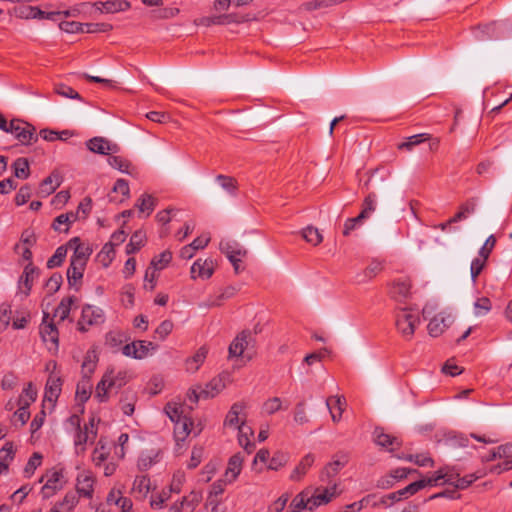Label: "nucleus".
<instances>
[{
  "label": "nucleus",
  "instance_id": "f257e3e1",
  "mask_svg": "<svg viewBox=\"0 0 512 512\" xmlns=\"http://www.w3.org/2000/svg\"><path fill=\"white\" fill-rule=\"evenodd\" d=\"M419 324V315L412 312L410 309L402 308L396 314L397 330L406 339H411L413 337L415 329Z\"/></svg>",
  "mask_w": 512,
  "mask_h": 512
},
{
  "label": "nucleus",
  "instance_id": "f03ea898",
  "mask_svg": "<svg viewBox=\"0 0 512 512\" xmlns=\"http://www.w3.org/2000/svg\"><path fill=\"white\" fill-rule=\"evenodd\" d=\"M10 133L23 145H29L38 140V136L35 133V127L27 122L19 119H13L9 123Z\"/></svg>",
  "mask_w": 512,
  "mask_h": 512
},
{
  "label": "nucleus",
  "instance_id": "7ed1b4c3",
  "mask_svg": "<svg viewBox=\"0 0 512 512\" xmlns=\"http://www.w3.org/2000/svg\"><path fill=\"white\" fill-rule=\"evenodd\" d=\"M157 349L158 345L151 341L135 340L126 344L122 348V353L127 357L141 360L152 355Z\"/></svg>",
  "mask_w": 512,
  "mask_h": 512
},
{
  "label": "nucleus",
  "instance_id": "20e7f679",
  "mask_svg": "<svg viewBox=\"0 0 512 512\" xmlns=\"http://www.w3.org/2000/svg\"><path fill=\"white\" fill-rule=\"evenodd\" d=\"M72 423H75L77 425V433L75 436V446L77 449V453L84 452L85 451V444L87 442H93L97 435V429L94 425V419H91L89 421V424H85L84 430L80 427V420L77 416H72L71 418Z\"/></svg>",
  "mask_w": 512,
  "mask_h": 512
},
{
  "label": "nucleus",
  "instance_id": "39448f33",
  "mask_svg": "<svg viewBox=\"0 0 512 512\" xmlns=\"http://www.w3.org/2000/svg\"><path fill=\"white\" fill-rule=\"evenodd\" d=\"M104 321V314L102 309L86 304L82 308L81 317L78 320V330L81 332L87 331V326L98 325Z\"/></svg>",
  "mask_w": 512,
  "mask_h": 512
},
{
  "label": "nucleus",
  "instance_id": "423d86ee",
  "mask_svg": "<svg viewBox=\"0 0 512 512\" xmlns=\"http://www.w3.org/2000/svg\"><path fill=\"white\" fill-rule=\"evenodd\" d=\"M48 318L49 314L44 313L43 321L40 325V335L43 342L50 343L48 347L50 351H57L59 346V332L53 321L47 322Z\"/></svg>",
  "mask_w": 512,
  "mask_h": 512
},
{
  "label": "nucleus",
  "instance_id": "0eeeda50",
  "mask_svg": "<svg viewBox=\"0 0 512 512\" xmlns=\"http://www.w3.org/2000/svg\"><path fill=\"white\" fill-rule=\"evenodd\" d=\"M86 146L91 152L100 155H111L120 151L118 144L100 136L89 139Z\"/></svg>",
  "mask_w": 512,
  "mask_h": 512
},
{
  "label": "nucleus",
  "instance_id": "6e6552de",
  "mask_svg": "<svg viewBox=\"0 0 512 512\" xmlns=\"http://www.w3.org/2000/svg\"><path fill=\"white\" fill-rule=\"evenodd\" d=\"M67 247L73 249L70 261L86 265L93 250L89 245L82 243L79 237H73L67 242Z\"/></svg>",
  "mask_w": 512,
  "mask_h": 512
},
{
  "label": "nucleus",
  "instance_id": "1a4fd4ad",
  "mask_svg": "<svg viewBox=\"0 0 512 512\" xmlns=\"http://www.w3.org/2000/svg\"><path fill=\"white\" fill-rule=\"evenodd\" d=\"M411 287L409 278H400L392 282L389 294L395 301L405 303L411 296Z\"/></svg>",
  "mask_w": 512,
  "mask_h": 512
},
{
  "label": "nucleus",
  "instance_id": "9d476101",
  "mask_svg": "<svg viewBox=\"0 0 512 512\" xmlns=\"http://www.w3.org/2000/svg\"><path fill=\"white\" fill-rule=\"evenodd\" d=\"M336 485L332 487V489L325 488L321 491L320 488H316L312 491L310 487L309 494V511L312 512L315 508L322 504H328L332 501V499L336 496Z\"/></svg>",
  "mask_w": 512,
  "mask_h": 512
},
{
  "label": "nucleus",
  "instance_id": "9b49d317",
  "mask_svg": "<svg viewBox=\"0 0 512 512\" xmlns=\"http://www.w3.org/2000/svg\"><path fill=\"white\" fill-rule=\"evenodd\" d=\"M252 333L249 330H243L231 342L228 352L229 357H240L243 355L245 349L248 347Z\"/></svg>",
  "mask_w": 512,
  "mask_h": 512
},
{
  "label": "nucleus",
  "instance_id": "f8f14e48",
  "mask_svg": "<svg viewBox=\"0 0 512 512\" xmlns=\"http://www.w3.org/2000/svg\"><path fill=\"white\" fill-rule=\"evenodd\" d=\"M374 440L377 445L388 449L389 451H394L401 446V441L392 435L386 434L384 429L381 427H376L374 432Z\"/></svg>",
  "mask_w": 512,
  "mask_h": 512
},
{
  "label": "nucleus",
  "instance_id": "ddd939ff",
  "mask_svg": "<svg viewBox=\"0 0 512 512\" xmlns=\"http://www.w3.org/2000/svg\"><path fill=\"white\" fill-rule=\"evenodd\" d=\"M452 323V317L451 315H445L443 313H439L435 315L430 322L428 323L427 329L428 333L432 337H438L441 335L444 330L449 327V325Z\"/></svg>",
  "mask_w": 512,
  "mask_h": 512
},
{
  "label": "nucleus",
  "instance_id": "4468645a",
  "mask_svg": "<svg viewBox=\"0 0 512 512\" xmlns=\"http://www.w3.org/2000/svg\"><path fill=\"white\" fill-rule=\"evenodd\" d=\"M62 387V379L59 376L51 374L45 385L44 400L55 404Z\"/></svg>",
  "mask_w": 512,
  "mask_h": 512
},
{
  "label": "nucleus",
  "instance_id": "2eb2a0df",
  "mask_svg": "<svg viewBox=\"0 0 512 512\" xmlns=\"http://www.w3.org/2000/svg\"><path fill=\"white\" fill-rule=\"evenodd\" d=\"M227 374H220L211 379L206 386L201 389L204 399L213 398L218 395L226 386Z\"/></svg>",
  "mask_w": 512,
  "mask_h": 512
},
{
  "label": "nucleus",
  "instance_id": "dca6fc26",
  "mask_svg": "<svg viewBox=\"0 0 512 512\" xmlns=\"http://www.w3.org/2000/svg\"><path fill=\"white\" fill-rule=\"evenodd\" d=\"M94 478L90 473H81L77 477L76 492L78 496L92 498Z\"/></svg>",
  "mask_w": 512,
  "mask_h": 512
},
{
  "label": "nucleus",
  "instance_id": "f3484780",
  "mask_svg": "<svg viewBox=\"0 0 512 512\" xmlns=\"http://www.w3.org/2000/svg\"><path fill=\"white\" fill-rule=\"evenodd\" d=\"M63 477L62 470H54L45 485L42 487L41 493L44 499H48L56 494L58 490L62 488L60 483Z\"/></svg>",
  "mask_w": 512,
  "mask_h": 512
},
{
  "label": "nucleus",
  "instance_id": "a211bd4d",
  "mask_svg": "<svg viewBox=\"0 0 512 512\" xmlns=\"http://www.w3.org/2000/svg\"><path fill=\"white\" fill-rule=\"evenodd\" d=\"M214 272V264L212 260H204L201 259L196 260L191 267V277L193 279L199 277L202 279H208L212 276Z\"/></svg>",
  "mask_w": 512,
  "mask_h": 512
},
{
  "label": "nucleus",
  "instance_id": "6ab92c4d",
  "mask_svg": "<svg viewBox=\"0 0 512 512\" xmlns=\"http://www.w3.org/2000/svg\"><path fill=\"white\" fill-rule=\"evenodd\" d=\"M245 407V403L243 402L234 403L226 415L224 425L237 429L245 427L244 420L240 422V414L244 411Z\"/></svg>",
  "mask_w": 512,
  "mask_h": 512
},
{
  "label": "nucleus",
  "instance_id": "aec40b11",
  "mask_svg": "<svg viewBox=\"0 0 512 512\" xmlns=\"http://www.w3.org/2000/svg\"><path fill=\"white\" fill-rule=\"evenodd\" d=\"M243 461V456L239 452L230 457L224 474L228 483H232L237 479L241 473Z\"/></svg>",
  "mask_w": 512,
  "mask_h": 512
},
{
  "label": "nucleus",
  "instance_id": "412c9836",
  "mask_svg": "<svg viewBox=\"0 0 512 512\" xmlns=\"http://www.w3.org/2000/svg\"><path fill=\"white\" fill-rule=\"evenodd\" d=\"M349 462L348 453L338 452L333 456L331 462H329L325 468L324 473H326L327 477H334L337 473L344 468Z\"/></svg>",
  "mask_w": 512,
  "mask_h": 512
},
{
  "label": "nucleus",
  "instance_id": "4be33fe9",
  "mask_svg": "<svg viewBox=\"0 0 512 512\" xmlns=\"http://www.w3.org/2000/svg\"><path fill=\"white\" fill-rule=\"evenodd\" d=\"M345 404L346 400L344 397L331 396L326 399V406L329 409L331 418L334 422H338L341 419Z\"/></svg>",
  "mask_w": 512,
  "mask_h": 512
},
{
  "label": "nucleus",
  "instance_id": "5701e85b",
  "mask_svg": "<svg viewBox=\"0 0 512 512\" xmlns=\"http://www.w3.org/2000/svg\"><path fill=\"white\" fill-rule=\"evenodd\" d=\"M85 267L86 265L84 264L70 261V265L67 269V280L70 286L76 287V290H79L77 285L83 278Z\"/></svg>",
  "mask_w": 512,
  "mask_h": 512
},
{
  "label": "nucleus",
  "instance_id": "b1692460",
  "mask_svg": "<svg viewBox=\"0 0 512 512\" xmlns=\"http://www.w3.org/2000/svg\"><path fill=\"white\" fill-rule=\"evenodd\" d=\"M315 456L312 453L306 454L299 464L295 467L290 475L292 481H299L307 473L309 468L313 465Z\"/></svg>",
  "mask_w": 512,
  "mask_h": 512
},
{
  "label": "nucleus",
  "instance_id": "393cba45",
  "mask_svg": "<svg viewBox=\"0 0 512 512\" xmlns=\"http://www.w3.org/2000/svg\"><path fill=\"white\" fill-rule=\"evenodd\" d=\"M95 6L101 12L116 13L127 10L130 7V3L126 0H109L106 2H97Z\"/></svg>",
  "mask_w": 512,
  "mask_h": 512
},
{
  "label": "nucleus",
  "instance_id": "a878e982",
  "mask_svg": "<svg viewBox=\"0 0 512 512\" xmlns=\"http://www.w3.org/2000/svg\"><path fill=\"white\" fill-rule=\"evenodd\" d=\"M309 494L310 487L305 488L300 493H298L292 500L289 506V512H301L302 510H309Z\"/></svg>",
  "mask_w": 512,
  "mask_h": 512
},
{
  "label": "nucleus",
  "instance_id": "bb28decb",
  "mask_svg": "<svg viewBox=\"0 0 512 512\" xmlns=\"http://www.w3.org/2000/svg\"><path fill=\"white\" fill-rule=\"evenodd\" d=\"M193 422L190 418L184 417L182 420H177L174 427V437L177 442L184 441L191 433Z\"/></svg>",
  "mask_w": 512,
  "mask_h": 512
},
{
  "label": "nucleus",
  "instance_id": "cd10ccee",
  "mask_svg": "<svg viewBox=\"0 0 512 512\" xmlns=\"http://www.w3.org/2000/svg\"><path fill=\"white\" fill-rule=\"evenodd\" d=\"M208 354V348L201 346L196 353L186 360V370L196 372L203 364Z\"/></svg>",
  "mask_w": 512,
  "mask_h": 512
},
{
  "label": "nucleus",
  "instance_id": "c85d7f7f",
  "mask_svg": "<svg viewBox=\"0 0 512 512\" xmlns=\"http://www.w3.org/2000/svg\"><path fill=\"white\" fill-rule=\"evenodd\" d=\"M150 491V479L145 476H137L134 480L132 493L136 495L138 499H144Z\"/></svg>",
  "mask_w": 512,
  "mask_h": 512
},
{
  "label": "nucleus",
  "instance_id": "c756f323",
  "mask_svg": "<svg viewBox=\"0 0 512 512\" xmlns=\"http://www.w3.org/2000/svg\"><path fill=\"white\" fill-rule=\"evenodd\" d=\"M39 274L40 270L37 267L33 266L32 263H29L28 265L25 266L23 274L20 278V283H23V285L25 286V293L27 295L29 294L32 288L34 278L38 277Z\"/></svg>",
  "mask_w": 512,
  "mask_h": 512
},
{
  "label": "nucleus",
  "instance_id": "7c9ffc66",
  "mask_svg": "<svg viewBox=\"0 0 512 512\" xmlns=\"http://www.w3.org/2000/svg\"><path fill=\"white\" fill-rule=\"evenodd\" d=\"M60 184V176L58 174L52 173L40 183V193L48 196L52 194L60 186Z\"/></svg>",
  "mask_w": 512,
  "mask_h": 512
},
{
  "label": "nucleus",
  "instance_id": "2f4dec72",
  "mask_svg": "<svg viewBox=\"0 0 512 512\" xmlns=\"http://www.w3.org/2000/svg\"><path fill=\"white\" fill-rule=\"evenodd\" d=\"M135 401H136V396L132 391L125 390L122 393V396L120 399V408L125 415L131 416L134 413Z\"/></svg>",
  "mask_w": 512,
  "mask_h": 512
},
{
  "label": "nucleus",
  "instance_id": "473e14b6",
  "mask_svg": "<svg viewBox=\"0 0 512 512\" xmlns=\"http://www.w3.org/2000/svg\"><path fill=\"white\" fill-rule=\"evenodd\" d=\"M146 241V235L145 232L142 230L135 231L131 238L129 243L126 246V253L127 254H134L137 251L141 249V247L144 246V243Z\"/></svg>",
  "mask_w": 512,
  "mask_h": 512
},
{
  "label": "nucleus",
  "instance_id": "72a5a7b5",
  "mask_svg": "<svg viewBox=\"0 0 512 512\" xmlns=\"http://www.w3.org/2000/svg\"><path fill=\"white\" fill-rule=\"evenodd\" d=\"M76 297L69 296L63 298L55 309L54 316L59 317V321H64L69 317L71 306L75 303Z\"/></svg>",
  "mask_w": 512,
  "mask_h": 512
},
{
  "label": "nucleus",
  "instance_id": "f704fd0d",
  "mask_svg": "<svg viewBox=\"0 0 512 512\" xmlns=\"http://www.w3.org/2000/svg\"><path fill=\"white\" fill-rule=\"evenodd\" d=\"M476 198H470L459 207V211L452 217V221L458 222L465 219L469 214L474 213L476 209Z\"/></svg>",
  "mask_w": 512,
  "mask_h": 512
},
{
  "label": "nucleus",
  "instance_id": "c9c22d12",
  "mask_svg": "<svg viewBox=\"0 0 512 512\" xmlns=\"http://www.w3.org/2000/svg\"><path fill=\"white\" fill-rule=\"evenodd\" d=\"M220 249L224 254H232L234 257H245L247 255V250L240 246L239 243L233 242H221Z\"/></svg>",
  "mask_w": 512,
  "mask_h": 512
},
{
  "label": "nucleus",
  "instance_id": "e433bc0d",
  "mask_svg": "<svg viewBox=\"0 0 512 512\" xmlns=\"http://www.w3.org/2000/svg\"><path fill=\"white\" fill-rule=\"evenodd\" d=\"M426 486H432L438 484L440 480H443L444 483L454 484L455 477L453 474H449L448 472H444L443 469L436 471L432 477L428 479H422Z\"/></svg>",
  "mask_w": 512,
  "mask_h": 512
},
{
  "label": "nucleus",
  "instance_id": "4c0bfd02",
  "mask_svg": "<svg viewBox=\"0 0 512 512\" xmlns=\"http://www.w3.org/2000/svg\"><path fill=\"white\" fill-rule=\"evenodd\" d=\"M157 200L152 195L143 194L135 204V206L139 209L140 212H146L147 215H150L155 209Z\"/></svg>",
  "mask_w": 512,
  "mask_h": 512
},
{
  "label": "nucleus",
  "instance_id": "58836bf2",
  "mask_svg": "<svg viewBox=\"0 0 512 512\" xmlns=\"http://www.w3.org/2000/svg\"><path fill=\"white\" fill-rule=\"evenodd\" d=\"M67 244L59 246L55 253L48 259L47 261V267L49 269H53L55 267H59L64 262L66 255H67Z\"/></svg>",
  "mask_w": 512,
  "mask_h": 512
},
{
  "label": "nucleus",
  "instance_id": "ea45409f",
  "mask_svg": "<svg viewBox=\"0 0 512 512\" xmlns=\"http://www.w3.org/2000/svg\"><path fill=\"white\" fill-rule=\"evenodd\" d=\"M109 377V374L105 373L97 384L95 396L98 398L99 402H106L108 400V391L113 389V387L109 386Z\"/></svg>",
  "mask_w": 512,
  "mask_h": 512
},
{
  "label": "nucleus",
  "instance_id": "a19ab883",
  "mask_svg": "<svg viewBox=\"0 0 512 512\" xmlns=\"http://www.w3.org/2000/svg\"><path fill=\"white\" fill-rule=\"evenodd\" d=\"M29 13L26 15V18H38V19H50V20H57V17L61 16L60 11H53V12H45L39 9L38 7H28L27 8Z\"/></svg>",
  "mask_w": 512,
  "mask_h": 512
},
{
  "label": "nucleus",
  "instance_id": "79ce46f5",
  "mask_svg": "<svg viewBox=\"0 0 512 512\" xmlns=\"http://www.w3.org/2000/svg\"><path fill=\"white\" fill-rule=\"evenodd\" d=\"M106 374H109V376H110L109 377L110 378L109 386H111L113 388L120 389L123 386H125L126 383L128 382L127 373L124 371H119L115 374L114 370L111 369V370H107Z\"/></svg>",
  "mask_w": 512,
  "mask_h": 512
},
{
  "label": "nucleus",
  "instance_id": "37998d69",
  "mask_svg": "<svg viewBox=\"0 0 512 512\" xmlns=\"http://www.w3.org/2000/svg\"><path fill=\"white\" fill-rule=\"evenodd\" d=\"M429 139H430V135L427 133L416 134V135L408 137L406 141L400 143L398 145V149H400V150L406 149L409 151L416 145H418L422 142H425Z\"/></svg>",
  "mask_w": 512,
  "mask_h": 512
},
{
  "label": "nucleus",
  "instance_id": "c03bdc74",
  "mask_svg": "<svg viewBox=\"0 0 512 512\" xmlns=\"http://www.w3.org/2000/svg\"><path fill=\"white\" fill-rule=\"evenodd\" d=\"M171 260L172 253L169 250H165L151 260L150 266L155 271L162 270L171 262Z\"/></svg>",
  "mask_w": 512,
  "mask_h": 512
},
{
  "label": "nucleus",
  "instance_id": "a18cd8bd",
  "mask_svg": "<svg viewBox=\"0 0 512 512\" xmlns=\"http://www.w3.org/2000/svg\"><path fill=\"white\" fill-rule=\"evenodd\" d=\"M127 339L126 334L121 331H110L106 334L105 344L111 348H118Z\"/></svg>",
  "mask_w": 512,
  "mask_h": 512
},
{
  "label": "nucleus",
  "instance_id": "49530a36",
  "mask_svg": "<svg viewBox=\"0 0 512 512\" xmlns=\"http://www.w3.org/2000/svg\"><path fill=\"white\" fill-rule=\"evenodd\" d=\"M14 174L17 178L26 179L30 175L29 163L26 158H18L13 163Z\"/></svg>",
  "mask_w": 512,
  "mask_h": 512
},
{
  "label": "nucleus",
  "instance_id": "de8ad7c7",
  "mask_svg": "<svg viewBox=\"0 0 512 512\" xmlns=\"http://www.w3.org/2000/svg\"><path fill=\"white\" fill-rule=\"evenodd\" d=\"M202 500V492L198 490H192L189 495L184 496L181 500L182 506H185L186 509L193 511L196 506Z\"/></svg>",
  "mask_w": 512,
  "mask_h": 512
},
{
  "label": "nucleus",
  "instance_id": "09e8293b",
  "mask_svg": "<svg viewBox=\"0 0 512 512\" xmlns=\"http://www.w3.org/2000/svg\"><path fill=\"white\" fill-rule=\"evenodd\" d=\"M216 180L221 185V187L227 190L230 194H236L238 183L234 177L220 174L216 177Z\"/></svg>",
  "mask_w": 512,
  "mask_h": 512
},
{
  "label": "nucleus",
  "instance_id": "8fccbe9b",
  "mask_svg": "<svg viewBox=\"0 0 512 512\" xmlns=\"http://www.w3.org/2000/svg\"><path fill=\"white\" fill-rule=\"evenodd\" d=\"M165 413L174 423L177 420H182L185 416L183 415V406L177 403H167L165 408Z\"/></svg>",
  "mask_w": 512,
  "mask_h": 512
},
{
  "label": "nucleus",
  "instance_id": "3c124183",
  "mask_svg": "<svg viewBox=\"0 0 512 512\" xmlns=\"http://www.w3.org/2000/svg\"><path fill=\"white\" fill-rule=\"evenodd\" d=\"M425 488V483L423 480H418L413 483H410L403 489H400L397 491V495L400 497V499L407 498L409 496H412L416 494L421 489Z\"/></svg>",
  "mask_w": 512,
  "mask_h": 512
},
{
  "label": "nucleus",
  "instance_id": "603ef678",
  "mask_svg": "<svg viewBox=\"0 0 512 512\" xmlns=\"http://www.w3.org/2000/svg\"><path fill=\"white\" fill-rule=\"evenodd\" d=\"M302 236L308 243H311L314 246L320 244L323 240L319 230L313 226H308L303 229Z\"/></svg>",
  "mask_w": 512,
  "mask_h": 512
},
{
  "label": "nucleus",
  "instance_id": "864d4df0",
  "mask_svg": "<svg viewBox=\"0 0 512 512\" xmlns=\"http://www.w3.org/2000/svg\"><path fill=\"white\" fill-rule=\"evenodd\" d=\"M108 163L111 167L121 171V172H124V173H129V168L131 166V163L128 159H126L125 157H122V156H117V155H111L109 158H108Z\"/></svg>",
  "mask_w": 512,
  "mask_h": 512
},
{
  "label": "nucleus",
  "instance_id": "5fc2aeb1",
  "mask_svg": "<svg viewBox=\"0 0 512 512\" xmlns=\"http://www.w3.org/2000/svg\"><path fill=\"white\" fill-rule=\"evenodd\" d=\"M112 191L115 193H120L122 195V197L120 199H116L115 197H112L109 195L110 201L123 202L124 199L127 198L129 195L130 189H129L128 182L124 179H118L114 183Z\"/></svg>",
  "mask_w": 512,
  "mask_h": 512
},
{
  "label": "nucleus",
  "instance_id": "6e6d98bb",
  "mask_svg": "<svg viewBox=\"0 0 512 512\" xmlns=\"http://www.w3.org/2000/svg\"><path fill=\"white\" fill-rule=\"evenodd\" d=\"M289 460V455L282 451H277L274 453L272 458L269 461L268 468L271 470H279L281 467L285 466Z\"/></svg>",
  "mask_w": 512,
  "mask_h": 512
},
{
  "label": "nucleus",
  "instance_id": "4d7b16f0",
  "mask_svg": "<svg viewBox=\"0 0 512 512\" xmlns=\"http://www.w3.org/2000/svg\"><path fill=\"white\" fill-rule=\"evenodd\" d=\"M376 210V194L371 192L363 200L362 210L360 214L364 215V220L367 219L372 212Z\"/></svg>",
  "mask_w": 512,
  "mask_h": 512
},
{
  "label": "nucleus",
  "instance_id": "13d9d810",
  "mask_svg": "<svg viewBox=\"0 0 512 512\" xmlns=\"http://www.w3.org/2000/svg\"><path fill=\"white\" fill-rule=\"evenodd\" d=\"M108 452L106 451V446L102 439H100L97 443L96 448L93 451L92 454V460L95 463V465L99 466L101 465L106 459L108 458Z\"/></svg>",
  "mask_w": 512,
  "mask_h": 512
},
{
  "label": "nucleus",
  "instance_id": "bf43d9fd",
  "mask_svg": "<svg viewBox=\"0 0 512 512\" xmlns=\"http://www.w3.org/2000/svg\"><path fill=\"white\" fill-rule=\"evenodd\" d=\"M42 462V455L38 452H34L31 457L29 458L25 468H24V474L25 477L29 478L34 474V471L38 466L41 465Z\"/></svg>",
  "mask_w": 512,
  "mask_h": 512
},
{
  "label": "nucleus",
  "instance_id": "052dcab7",
  "mask_svg": "<svg viewBox=\"0 0 512 512\" xmlns=\"http://www.w3.org/2000/svg\"><path fill=\"white\" fill-rule=\"evenodd\" d=\"M512 459V444L501 445L496 451H492L486 458L487 461L494 460L495 458Z\"/></svg>",
  "mask_w": 512,
  "mask_h": 512
},
{
  "label": "nucleus",
  "instance_id": "680f3d73",
  "mask_svg": "<svg viewBox=\"0 0 512 512\" xmlns=\"http://www.w3.org/2000/svg\"><path fill=\"white\" fill-rule=\"evenodd\" d=\"M492 308L491 300L488 297L478 298L474 303L475 315H486Z\"/></svg>",
  "mask_w": 512,
  "mask_h": 512
},
{
  "label": "nucleus",
  "instance_id": "e2e57ef3",
  "mask_svg": "<svg viewBox=\"0 0 512 512\" xmlns=\"http://www.w3.org/2000/svg\"><path fill=\"white\" fill-rule=\"evenodd\" d=\"M220 21L221 25L240 24L248 21V17L239 13L221 14Z\"/></svg>",
  "mask_w": 512,
  "mask_h": 512
},
{
  "label": "nucleus",
  "instance_id": "0e129e2a",
  "mask_svg": "<svg viewBox=\"0 0 512 512\" xmlns=\"http://www.w3.org/2000/svg\"><path fill=\"white\" fill-rule=\"evenodd\" d=\"M37 398V391L33 388L32 383H28L27 387L23 390L22 394L19 396V404H23L26 402L28 406L33 403Z\"/></svg>",
  "mask_w": 512,
  "mask_h": 512
},
{
  "label": "nucleus",
  "instance_id": "69168bd1",
  "mask_svg": "<svg viewBox=\"0 0 512 512\" xmlns=\"http://www.w3.org/2000/svg\"><path fill=\"white\" fill-rule=\"evenodd\" d=\"M62 282V275L59 273H53L45 284L49 294L52 295L56 293L60 289Z\"/></svg>",
  "mask_w": 512,
  "mask_h": 512
},
{
  "label": "nucleus",
  "instance_id": "338daca9",
  "mask_svg": "<svg viewBox=\"0 0 512 512\" xmlns=\"http://www.w3.org/2000/svg\"><path fill=\"white\" fill-rule=\"evenodd\" d=\"M32 195V188L30 185H24L22 186L16 196H15V203L17 206H21V205H24L25 203L28 202V200L30 199Z\"/></svg>",
  "mask_w": 512,
  "mask_h": 512
},
{
  "label": "nucleus",
  "instance_id": "774afa93",
  "mask_svg": "<svg viewBox=\"0 0 512 512\" xmlns=\"http://www.w3.org/2000/svg\"><path fill=\"white\" fill-rule=\"evenodd\" d=\"M294 421L300 425L308 423L309 419L305 411V401L296 404L294 410Z\"/></svg>",
  "mask_w": 512,
  "mask_h": 512
}]
</instances>
